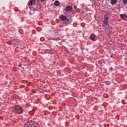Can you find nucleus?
Returning a JSON list of instances; mask_svg holds the SVG:
<instances>
[{
    "mask_svg": "<svg viewBox=\"0 0 127 127\" xmlns=\"http://www.w3.org/2000/svg\"><path fill=\"white\" fill-rule=\"evenodd\" d=\"M13 112L14 114H19V115L23 113V109L19 105H15L14 107Z\"/></svg>",
    "mask_w": 127,
    "mask_h": 127,
    "instance_id": "obj_1",
    "label": "nucleus"
},
{
    "mask_svg": "<svg viewBox=\"0 0 127 127\" xmlns=\"http://www.w3.org/2000/svg\"><path fill=\"white\" fill-rule=\"evenodd\" d=\"M30 9L31 10H36L39 11L41 9V4H35L33 6H30Z\"/></svg>",
    "mask_w": 127,
    "mask_h": 127,
    "instance_id": "obj_2",
    "label": "nucleus"
},
{
    "mask_svg": "<svg viewBox=\"0 0 127 127\" xmlns=\"http://www.w3.org/2000/svg\"><path fill=\"white\" fill-rule=\"evenodd\" d=\"M53 40H61L62 38H63V37L59 33L56 32L53 34Z\"/></svg>",
    "mask_w": 127,
    "mask_h": 127,
    "instance_id": "obj_3",
    "label": "nucleus"
},
{
    "mask_svg": "<svg viewBox=\"0 0 127 127\" xmlns=\"http://www.w3.org/2000/svg\"><path fill=\"white\" fill-rule=\"evenodd\" d=\"M72 10H73V7H72V6L68 5L64 9L63 11L64 14H66L68 12H71Z\"/></svg>",
    "mask_w": 127,
    "mask_h": 127,
    "instance_id": "obj_4",
    "label": "nucleus"
},
{
    "mask_svg": "<svg viewBox=\"0 0 127 127\" xmlns=\"http://www.w3.org/2000/svg\"><path fill=\"white\" fill-rule=\"evenodd\" d=\"M36 4V0H29L28 2V5L30 8V6H33L35 4Z\"/></svg>",
    "mask_w": 127,
    "mask_h": 127,
    "instance_id": "obj_5",
    "label": "nucleus"
},
{
    "mask_svg": "<svg viewBox=\"0 0 127 127\" xmlns=\"http://www.w3.org/2000/svg\"><path fill=\"white\" fill-rule=\"evenodd\" d=\"M89 38L92 40V41H97V40L98 39L97 36H96L95 34H90Z\"/></svg>",
    "mask_w": 127,
    "mask_h": 127,
    "instance_id": "obj_6",
    "label": "nucleus"
},
{
    "mask_svg": "<svg viewBox=\"0 0 127 127\" xmlns=\"http://www.w3.org/2000/svg\"><path fill=\"white\" fill-rule=\"evenodd\" d=\"M59 18L62 21H65V20H67V16L64 15H61L59 17Z\"/></svg>",
    "mask_w": 127,
    "mask_h": 127,
    "instance_id": "obj_7",
    "label": "nucleus"
},
{
    "mask_svg": "<svg viewBox=\"0 0 127 127\" xmlns=\"http://www.w3.org/2000/svg\"><path fill=\"white\" fill-rule=\"evenodd\" d=\"M120 17L123 20H126L127 19V15L125 14H121Z\"/></svg>",
    "mask_w": 127,
    "mask_h": 127,
    "instance_id": "obj_8",
    "label": "nucleus"
},
{
    "mask_svg": "<svg viewBox=\"0 0 127 127\" xmlns=\"http://www.w3.org/2000/svg\"><path fill=\"white\" fill-rule=\"evenodd\" d=\"M34 123L35 122H32V121H29L26 124V126H28V127H31V125H33Z\"/></svg>",
    "mask_w": 127,
    "mask_h": 127,
    "instance_id": "obj_9",
    "label": "nucleus"
},
{
    "mask_svg": "<svg viewBox=\"0 0 127 127\" xmlns=\"http://www.w3.org/2000/svg\"><path fill=\"white\" fill-rule=\"evenodd\" d=\"M118 2V0H111L110 3L114 5V4H116Z\"/></svg>",
    "mask_w": 127,
    "mask_h": 127,
    "instance_id": "obj_10",
    "label": "nucleus"
},
{
    "mask_svg": "<svg viewBox=\"0 0 127 127\" xmlns=\"http://www.w3.org/2000/svg\"><path fill=\"white\" fill-rule=\"evenodd\" d=\"M54 4L55 6H58L59 4H60V2H59L58 0H56L54 2Z\"/></svg>",
    "mask_w": 127,
    "mask_h": 127,
    "instance_id": "obj_11",
    "label": "nucleus"
},
{
    "mask_svg": "<svg viewBox=\"0 0 127 127\" xmlns=\"http://www.w3.org/2000/svg\"><path fill=\"white\" fill-rule=\"evenodd\" d=\"M103 23L105 25H109V20H104Z\"/></svg>",
    "mask_w": 127,
    "mask_h": 127,
    "instance_id": "obj_12",
    "label": "nucleus"
},
{
    "mask_svg": "<svg viewBox=\"0 0 127 127\" xmlns=\"http://www.w3.org/2000/svg\"><path fill=\"white\" fill-rule=\"evenodd\" d=\"M33 127H39V124L38 123H36L34 122L33 124Z\"/></svg>",
    "mask_w": 127,
    "mask_h": 127,
    "instance_id": "obj_13",
    "label": "nucleus"
},
{
    "mask_svg": "<svg viewBox=\"0 0 127 127\" xmlns=\"http://www.w3.org/2000/svg\"><path fill=\"white\" fill-rule=\"evenodd\" d=\"M104 20H109V16H108V14H105L104 15Z\"/></svg>",
    "mask_w": 127,
    "mask_h": 127,
    "instance_id": "obj_14",
    "label": "nucleus"
},
{
    "mask_svg": "<svg viewBox=\"0 0 127 127\" xmlns=\"http://www.w3.org/2000/svg\"><path fill=\"white\" fill-rule=\"evenodd\" d=\"M106 33L107 36H110V35H111V32L109 31V30H106Z\"/></svg>",
    "mask_w": 127,
    "mask_h": 127,
    "instance_id": "obj_15",
    "label": "nucleus"
},
{
    "mask_svg": "<svg viewBox=\"0 0 127 127\" xmlns=\"http://www.w3.org/2000/svg\"><path fill=\"white\" fill-rule=\"evenodd\" d=\"M123 4H127V0H123Z\"/></svg>",
    "mask_w": 127,
    "mask_h": 127,
    "instance_id": "obj_16",
    "label": "nucleus"
},
{
    "mask_svg": "<svg viewBox=\"0 0 127 127\" xmlns=\"http://www.w3.org/2000/svg\"><path fill=\"white\" fill-rule=\"evenodd\" d=\"M32 93H33V94H35L36 93V92L35 91V90H32Z\"/></svg>",
    "mask_w": 127,
    "mask_h": 127,
    "instance_id": "obj_17",
    "label": "nucleus"
},
{
    "mask_svg": "<svg viewBox=\"0 0 127 127\" xmlns=\"http://www.w3.org/2000/svg\"><path fill=\"white\" fill-rule=\"evenodd\" d=\"M21 66H22V64H18V67H21Z\"/></svg>",
    "mask_w": 127,
    "mask_h": 127,
    "instance_id": "obj_18",
    "label": "nucleus"
},
{
    "mask_svg": "<svg viewBox=\"0 0 127 127\" xmlns=\"http://www.w3.org/2000/svg\"><path fill=\"white\" fill-rule=\"evenodd\" d=\"M41 1H45V0H40Z\"/></svg>",
    "mask_w": 127,
    "mask_h": 127,
    "instance_id": "obj_19",
    "label": "nucleus"
},
{
    "mask_svg": "<svg viewBox=\"0 0 127 127\" xmlns=\"http://www.w3.org/2000/svg\"><path fill=\"white\" fill-rule=\"evenodd\" d=\"M74 8H77V6L75 5V6H74Z\"/></svg>",
    "mask_w": 127,
    "mask_h": 127,
    "instance_id": "obj_20",
    "label": "nucleus"
},
{
    "mask_svg": "<svg viewBox=\"0 0 127 127\" xmlns=\"http://www.w3.org/2000/svg\"><path fill=\"white\" fill-rule=\"evenodd\" d=\"M66 21H69V19H67L66 18Z\"/></svg>",
    "mask_w": 127,
    "mask_h": 127,
    "instance_id": "obj_21",
    "label": "nucleus"
},
{
    "mask_svg": "<svg viewBox=\"0 0 127 127\" xmlns=\"http://www.w3.org/2000/svg\"><path fill=\"white\" fill-rule=\"evenodd\" d=\"M55 60H58V59H55Z\"/></svg>",
    "mask_w": 127,
    "mask_h": 127,
    "instance_id": "obj_22",
    "label": "nucleus"
},
{
    "mask_svg": "<svg viewBox=\"0 0 127 127\" xmlns=\"http://www.w3.org/2000/svg\"><path fill=\"white\" fill-rule=\"evenodd\" d=\"M48 125L50 126V125H49V124H48Z\"/></svg>",
    "mask_w": 127,
    "mask_h": 127,
    "instance_id": "obj_23",
    "label": "nucleus"
}]
</instances>
